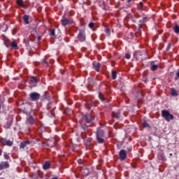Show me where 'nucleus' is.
I'll list each match as a JSON object with an SVG mask.
<instances>
[{
    "label": "nucleus",
    "mask_w": 179,
    "mask_h": 179,
    "mask_svg": "<svg viewBox=\"0 0 179 179\" xmlns=\"http://www.w3.org/2000/svg\"><path fill=\"white\" fill-rule=\"evenodd\" d=\"M125 58L127 59H129L131 58V55L127 53V54L125 55Z\"/></svg>",
    "instance_id": "obj_38"
},
{
    "label": "nucleus",
    "mask_w": 179,
    "mask_h": 179,
    "mask_svg": "<svg viewBox=\"0 0 179 179\" xmlns=\"http://www.w3.org/2000/svg\"><path fill=\"white\" fill-rule=\"evenodd\" d=\"M22 20L26 25L30 24V22H29V20H30V15H23Z\"/></svg>",
    "instance_id": "obj_17"
},
{
    "label": "nucleus",
    "mask_w": 179,
    "mask_h": 179,
    "mask_svg": "<svg viewBox=\"0 0 179 179\" xmlns=\"http://www.w3.org/2000/svg\"><path fill=\"white\" fill-rule=\"evenodd\" d=\"M29 99L32 101H38L40 100V98L41 97V95L37 92H31L29 94Z\"/></svg>",
    "instance_id": "obj_7"
},
{
    "label": "nucleus",
    "mask_w": 179,
    "mask_h": 179,
    "mask_svg": "<svg viewBox=\"0 0 179 179\" xmlns=\"http://www.w3.org/2000/svg\"><path fill=\"white\" fill-rule=\"evenodd\" d=\"M41 38L38 37V41H41Z\"/></svg>",
    "instance_id": "obj_43"
},
{
    "label": "nucleus",
    "mask_w": 179,
    "mask_h": 179,
    "mask_svg": "<svg viewBox=\"0 0 179 179\" xmlns=\"http://www.w3.org/2000/svg\"><path fill=\"white\" fill-rule=\"evenodd\" d=\"M8 40L7 38H6V41H4V44L6 48H9L10 47L12 49L19 50V47L17 46V43L15 40L13 41L10 45L8 43Z\"/></svg>",
    "instance_id": "obj_4"
},
{
    "label": "nucleus",
    "mask_w": 179,
    "mask_h": 179,
    "mask_svg": "<svg viewBox=\"0 0 179 179\" xmlns=\"http://www.w3.org/2000/svg\"><path fill=\"white\" fill-rule=\"evenodd\" d=\"M99 98L101 99V101L102 102H103L105 101V99L101 92L99 93Z\"/></svg>",
    "instance_id": "obj_30"
},
{
    "label": "nucleus",
    "mask_w": 179,
    "mask_h": 179,
    "mask_svg": "<svg viewBox=\"0 0 179 179\" xmlns=\"http://www.w3.org/2000/svg\"><path fill=\"white\" fill-rule=\"evenodd\" d=\"M171 95L172 96H178V94L177 91L174 88H171Z\"/></svg>",
    "instance_id": "obj_21"
},
{
    "label": "nucleus",
    "mask_w": 179,
    "mask_h": 179,
    "mask_svg": "<svg viewBox=\"0 0 179 179\" xmlns=\"http://www.w3.org/2000/svg\"><path fill=\"white\" fill-rule=\"evenodd\" d=\"M173 29L174 30L176 34H179V26L178 25H176Z\"/></svg>",
    "instance_id": "obj_25"
},
{
    "label": "nucleus",
    "mask_w": 179,
    "mask_h": 179,
    "mask_svg": "<svg viewBox=\"0 0 179 179\" xmlns=\"http://www.w3.org/2000/svg\"><path fill=\"white\" fill-rule=\"evenodd\" d=\"M28 83L29 85V87L31 88L37 87V83H38V79L34 76H31L29 80Z\"/></svg>",
    "instance_id": "obj_5"
},
{
    "label": "nucleus",
    "mask_w": 179,
    "mask_h": 179,
    "mask_svg": "<svg viewBox=\"0 0 179 179\" xmlns=\"http://www.w3.org/2000/svg\"><path fill=\"white\" fill-rule=\"evenodd\" d=\"M146 54L145 51H136L134 53V57H136V59H142V57Z\"/></svg>",
    "instance_id": "obj_10"
},
{
    "label": "nucleus",
    "mask_w": 179,
    "mask_h": 179,
    "mask_svg": "<svg viewBox=\"0 0 179 179\" xmlns=\"http://www.w3.org/2000/svg\"><path fill=\"white\" fill-rule=\"evenodd\" d=\"M119 156L121 161L124 160L127 157V152L124 150H121L119 152Z\"/></svg>",
    "instance_id": "obj_14"
},
{
    "label": "nucleus",
    "mask_w": 179,
    "mask_h": 179,
    "mask_svg": "<svg viewBox=\"0 0 179 179\" xmlns=\"http://www.w3.org/2000/svg\"><path fill=\"white\" fill-rule=\"evenodd\" d=\"M78 39L80 42L83 43L86 41V35L85 29H80L78 34Z\"/></svg>",
    "instance_id": "obj_6"
},
{
    "label": "nucleus",
    "mask_w": 179,
    "mask_h": 179,
    "mask_svg": "<svg viewBox=\"0 0 179 179\" xmlns=\"http://www.w3.org/2000/svg\"><path fill=\"white\" fill-rule=\"evenodd\" d=\"M112 78H113V80H115L117 78V72L116 71H112Z\"/></svg>",
    "instance_id": "obj_28"
},
{
    "label": "nucleus",
    "mask_w": 179,
    "mask_h": 179,
    "mask_svg": "<svg viewBox=\"0 0 179 179\" xmlns=\"http://www.w3.org/2000/svg\"><path fill=\"white\" fill-rule=\"evenodd\" d=\"M94 24L93 23V22H90V24H89V25H88V27L90 28V29H93V27H94Z\"/></svg>",
    "instance_id": "obj_37"
},
{
    "label": "nucleus",
    "mask_w": 179,
    "mask_h": 179,
    "mask_svg": "<svg viewBox=\"0 0 179 179\" xmlns=\"http://www.w3.org/2000/svg\"><path fill=\"white\" fill-rule=\"evenodd\" d=\"M52 179H58V177L52 178Z\"/></svg>",
    "instance_id": "obj_44"
},
{
    "label": "nucleus",
    "mask_w": 179,
    "mask_h": 179,
    "mask_svg": "<svg viewBox=\"0 0 179 179\" xmlns=\"http://www.w3.org/2000/svg\"><path fill=\"white\" fill-rule=\"evenodd\" d=\"M94 120V117H92L90 114L83 115L80 120V127L83 130L85 131L89 127L91 126L90 124Z\"/></svg>",
    "instance_id": "obj_1"
},
{
    "label": "nucleus",
    "mask_w": 179,
    "mask_h": 179,
    "mask_svg": "<svg viewBox=\"0 0 179 179\" xmlns=\"http://www.w3.org/2000/svg\"><path fill=\"white\" fill-rule=\"evenodd\" d=\"M0 110H1V106H0Z\"/></svg>",
    "instance_id": "obj_46"
},
{
    "label": "nucleus",
    "mask_w": 179,
    "mask_h": 179,
    "mask_svg": "<svg viewBox=\"0 0 179 179\" xmlns=\"http://www.w3.org/2000/svg\"><path fill=\"white\" fill-rule=\"evenodd\" d=\"M41 62L47 65V66H48V62H47L46 59H43L41 60Z\"/></svg>",
    "instance_id": "obj_35"
},
{
    "label": "nucleus",
    "mask_w": 179,
    "mask_h": 179,
    "mask_svg": "<svg viewBox=\"0 0 179 179\" xmlns=\"http://www.w3.org/2000/svg\"><path fill=\"white\" fill-rule=\"evenodd\" d=\"M132 22H133L134 23H136V21L134 20H132Z\"/></svg>",
    "instance_id": "obj_42"
},
{
    "label": "nucleus",
    "mask_w": 179,
    "mask_h": 179,
    "mask_svg": "<svg viewBox=\"0 0 179 179\" xmlns=\"http://www.w3.org/2000/svg\"><path fill=\"white\" fill-rule=\"evenodd\" d=\"M158 69V66L157 65H152L150 67L151 71H155Z\"/></svg>",
    "instance_id": "obj_31"
},
{
    "label": "nucleus",
    "mask_w": 179,
    "mask_h": 179,
    "mask_svg": "<svg viewBox=\"0 0 179 179\" xmlns=\"http://www.w3.org/2000/svg\"><path fill=\"white\" fill-rule=\"evenodd\" d=\"M20 112L22 113H24L25 115H28L29 114V112H27V110H26L24 109V110L23 109L20 110Z\"/></svg>",
    "instance_id": "obj_34"
},
{
    "label": "nucleus",
    "mask_w": 179,
    "mask_h": 179,
    "mask_svg": "<svg viewBox=\"0 0 179 179\" xmlns=\"http://www.w3.org/2000/svg\"><path fill=\"white\" fill-rule=\"evenodd\" d=\"M61 22L63 27H66V25H71L73 24V20L72 19H66L65 17H62Z\"/></svg>",
    "instance_id": "obj_8"
},
{
    "label": "nucleus",
    "mask_w": 179,
    "mask_h": 179,
    "mask_svg": "<svg viewBox=\"0 0 179 179\" xmlns=\"http://www.w3.org/2000/svg\"><path fill=\"white\" fill-rule=\"evenodd\" d=\"M31 141H24L20 143V149L24 150L25 148L27 146L31 145Z\"/></svg>",
    "instance_id": "obj_11"
},
{
    "label": "nucleus",
    "mask_w": 179,
    "mask_h": 179,
    "mask_svg": "<svg viewBox=\"0 0 179 179\" xmlns=\"http://www.w3.org/2000/svg\"><path fill=\"white\" fill-rule=\"evenodd\" d=\"M105 32H106L108 36L110 35V30L109 29L106 28V29H105Z\"/></svg>",
    "instance_id": "obj_36"
},
{
    "label": "nucleus",
    "mask_w": 179,
    "mask_h": 179,
    "mask_svg": "<svg viewBox=\"0 0 179 179\" xmlns=\"http://www.w3.org/2000/svg\"><path fill=\"white\" fill-rule=\"evenodd\" d=\"M48 145L50 146V148H53L54 146H55V140L53 139V143L52 144L50 143V141H48Z\"/></svg>",
    "instance_id": "obj_27"
},
{
    "label": "nucleus",
    "mask_w": 179,
    "mask_h": 179,
    "mask_svg": "<svg viewBox=\"0 0 179 179\" xmlns=\"http://www.w3.org/2000/svg\"><path fill=\"white\" fill-rule=\"evenodd\" d=\"M3 155V150L0 149V157H1Z\"/></svg>",
    "instance_id": "obj_40"
},
{
    "label": "nucleus",
    "mask_w": 179,
    "mask_h": 179,
    "mask_svg": "<svg viewBox=\"0 0 179 179\" xmlns=\"http://www.w3.org/2000/svg\"><path fill=\"white\" fill-rule=\"evenodd\" d=\"M1 144L6 146V145H8L9 147H11L13 145V141H11L10 140H8L7 138H1Z\"/></svg>",
    "instance_id": "obj_9"
},
{
    "label": "nucleus",
    "mask_w": 179,
    "mask_h": 179,
    "mask_svg": "<svg viewBox=\"0 0 179 179\" xmlns=\"http://www.w3.org/2000/svg\"><path fill=\"white\" fill-rule=\"evenodd\" d=\"M64 113H66V115H71L73 113V110L70 109L69 108H67L64 110Z\"/></svg>",
    "instance_id": "obj_22"
},
{
    "label": "nucleus",
    "mask_w": 179,
    "mask_h": 179,
    "mask_svg": "<svg viewBox=\"0 0 179 179\" xmlns=\"http://www.w3.org/2000/svg\"><path fill=\"white\" fill-rule=\"evenodd\" d=\"M148 21V17H143L141 20L138 21V30L143 29L144 23Z\"/></svg>",
    "instance_id": "obj_13"
},
{
    "label": "nucleus",
    "mask_w": 179,
    "mask_h": 179,
    "mask_svg": "<svg viewBox=\"0 0 179 179\" xmlns=\"http://www.w3.org/2000/svg\"><path fill=\"white\" fill-rule=\"evenodd\" d=\"M171 44L169 43L167 46L166 51H169L171 49Z\"/></svg>",
    "instance_id": "obj_39"
},
{
    "label": "nucleus",
    "mask_w": 179,
    "mask_h": 179,
    "mask_svg": "<svg viewBox=\"0 0 179 179\" xmlns=\"http://www.w3.org/2000/svg\"><path fill=\"white\" fill-rule=\"evenodd\" d=\"M169 155H170V156H172V155H173V154H172V153H171Z\"/></svg>",
    "instance_id": "obj_45"
},
{
    "label": "nucleus",
    "mask_w": 179,
    "mask_h": 179,
    "mask_svg": "<svg viewBox=\"0 0 179 179\" xmlns=\"http://www.w3.org/2000/svg\"><path fill=\"white\" fill-rule=\"evenodd\" d=\"M50 36H55V29H51L50 31Z\"/></svg>",
    "instance_id": "obj_32"
},
{
    "label": "nucleus",
    "mask_w": 179,
    "mask_h": 179,
    "mask_svg": "<svg viewBox=\"0 0 179 179\" xmlns=\"http://www.w3.org/2000/svg\"><path fill=\"white\" fill-rule=\"evenodd\" d=\"M96 141L99 143H103L106 141L105 132L102 129H99L96 133Z\"/></svg>",
    "instance_id": "obj_2"
},
{
    "label": "nucleus",
    "mask_w": 179,
    "mask_h": 179,
    "mask_svg": "<svg viewBox=\"0 0 179 179\" xmlns=\"http://www.w3.org/2000/svg\"><path fill=\"white\" fill-rule=\"evenodd\" d=\"M10 166L8 162H1L0 163V171H2L5 169H9Z\"/></svg>",
    "instance_id": "obj_12"
},
{
    "label": "nucleus",
    "mask_w": 179,
    "mask_h": 179,
    "mask_svg": "<svg viewBox=\"0 0 179 179\" xmlns=\"http://www.w3.org/2000/svg\"><path fill=\"white\" fill-rule=\"evenodd\" d=\"M50 168H51V164H50V162H45L43 165V169L44 170H48Z\"/></svg>",
    "instance_id": "obj_18"
},
{
    "label": "nucleus",
    "mask_w": 179,
    "mask_h": 179,
    "mask_svg": "<svg viewBox=\"0 0 179 179\" xmlns=\"http://www.w3.org/2000/svg\"><path fill=\"white\" fill-rule=\"evenodd\" d=\"M112 116L114 118L119 119L120 117V113L119 111H117V112H112Z\"/></svg>",
    "instance_id": "obj_20"
},
{
    "label": "nucleus",
    "mask_w": 179,
    "mask_h": 179,
    "mask_svg": "<svg viewBox=\"0 0 179 179\" xmlns=\"http://www.w3.org/2000/svg\"><path fill=\"white\" fill-rule=\"evenodd\" d=\"M92 138H87V139H86V141L87 142V143H86L85 144V145H86V149H87V146L88 145H90V142L92 141Z\"/></svg>",
    "instance_id": "obj_26"
},
{
    "label": "nucleus",
    "mask_w": 179,
    "mask_h": 179,
    "mask_svg": "<svg viewBox=\"0 0 179 179\" xmlns=\"http://www.w3.org/2000/svg\"><path fill=\"white\" fill-rule=\"evenodd\" d=\"M137 7L139 10H143V3H142V1H140Z\"/></svg>",
    "instance_id": "obj_24"
},
{
    "label": "nucleus",
    "mask_w": 179,
    "mask_h": 179,
    "mask_svg": "<svg viewBox=\"0 0 179 179\" xmlns=\"http://www.w3.org/2000/svg\"><path fill=\"white\" fill-rule=\"evenodd\" d=\"M162 116L164 117L167 122H170L171 120H173L174 116L171 115L169 110H163L162 111Z\"/></svg>",
    "instance_id": "obj_3"
},
{
    "label": "nucleus",
    "mask_w": 179,
    "mask_h": 179,
    "mask_svg": "<svg viewBox=\"0 0 179 179\" xmlns=\"http://www.w3.org/2000/svg\"><path fill=\"white\" fill-rule=\"evenodd\" d=\"M16 3H17V5L20 6V7H22L24 9L27 8L26 6H24V4H23V0H17Z\"/></svg>",
    "instance_id": "obj_19"
},
{
    "label": "nucleus",
    "mask_w": 179,
    "mask_h": 179,
    "mask_svg": "<svg viewBox=\"0 0 179 179\" xmlns=\"http://www.w3.org/2000/svg\"><path fill=\"white\" fill-rule=\"evenodd\" d=\"M93 69L96 71L99 72L100 71L101 64L99 62H94L92 63Z\"/></svg>",
    "instance_id": "obj_15"
},
{
    "label": "nucleus",
    "mask_w": 179,
    "mask_h": 179,
    "mask_svg": "<svg viewBox=\"0 0 179 179\" xmlns=\"http://www.w3.org/2000/svg\"><path fill=\"white\" fill-rule=\"evenodd\" d=\"M176 76H177V77L179 78V71H178V72L176 73Z\"/></svg>",
    "instance_id": "obj_41"
},
{
    "label": "nucleus",
    "mask_w": 179,
    "mask_h": 179,
    "mask_svg": "<svg viewBox=\"0 0 179 179\" xmlns=\"http://www.w3.org/2000/svg\"><path fill=\"white\" fill-rule=\"evenodd\" d=\"M143 126L144 128L150 127V124L146 121H145L143 123Z\"/></svg>",
    "instance_id": "obj_33"
},
{
    "label": "nucleus",
    "mask_w": 179,
    "mask_h": 179,
    "mask_svg": "<svg viewBox=\"0 0 179 179\" xmlns=\"http://www.w3.org/2000/svg\"><path fill=\"white\" fill-rule=\"evenodd\" d=\"M87 106L90 108V107H93V106H95V105H96V103L94 102V101H88L87 102Z\"/></svg>",
    "instance_id": "obj_23"
},
{
    "label": "nucleus",
    "mask_w": 179,
    "mask_h": 179,
    "mask_svg": "<svg viewBox=\"0 0 179 179\" xmlns=\"http://www.w3.org/2000/svg\"><path fill=\"white\" fill-rule=\"evenodd\" d=\"M3 157L6 160L10 159V157L6 152L3 153Z\"/></svg>",
    "instance_id": "obj_29"
},
{
    "label": "nucleus",
    "mask_w": 179,
    "mask_h": 179,
    "mask_svg": "<svg viewBox=\"0 0 179 179\" xmlns=\"http://www.w3.org/2000/svg\"><path fill=\"white\" fill-rule=\"evenodd\" d=\"M36 121L34 120V117H33V116L30 115L27 119V123L28 124H30V125H33L34 124V122Z\"/></svg>",
    "instance_id": "obj_16"
},
{
    "label": "nucleus",
    "mask_w": 179,
    "mask_h": 179,
    "mask_svg": "<svg viewBox=\"0 0 179 179\" xmlns=\"http://www.w3.org/2000/svg\"><path fill=\"white\" fill-rule=\"evenodd\" d=\"M22 179H24V178H22Z\"/></svg>",
    "instance_id": "obj_47"
}]
</instances>
